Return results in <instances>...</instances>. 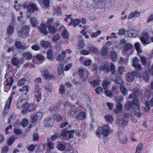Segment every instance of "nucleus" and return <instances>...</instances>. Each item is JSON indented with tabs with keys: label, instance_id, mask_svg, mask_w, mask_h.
I'll use <instances>...</instances> for the list:
<instances>
[{
	"label": "nucleus",
	"instance_id": "obj_37",
	"mask_svg": "<svg viewBox=\"0 0 153 153\" xmlns=\"http://www.w3.org/2000/svg\"><path fill=\"white\" fill-rule=\"evenodd\" d=\"M13 81V77L7 79L6 81L4 82V84H8L10 85H12Z\"/></svg>",
	"mask_w": 153,
	"mask_h": 153
},
{
	"label": "nucleus",
	"instance_id": "obj_60",
	"mask_svg": "<svg viewBox=\"0 0 153 153\" xmlns=\"http://www.w3.org/2000/svg\"><path fill=\"white\" fill-rule=\"evenodd\" d=\"M136 96L134 92H133L131 93V94L129 95V96L128 97L129 99H133V101H132L133 102V103L134 101L135 100H137L136 98Z\"/></svg>",
	"mask_w": 153,
	"mask_h": 153
},
{
	"label": "nucleus",
	"instance_id": "obj_20",
	"mask_svg": "<svg viewBox=\"0 0 153 153\" xmlns=\"http://www.w3.org/2000/svg\"><path fill=\"white\" fill-rule=\"evenodd\" d=\"M29 86L28 85H25L22 88L19 89V91L22 92L23 95H27V92L29 91Z\"/></svg>",
	"mask_w": 153,
	"mask_h": 153
},
{
	"label": "nucleus",
	"instance_id": "obj_56",
	"mask_svg": "<svg viewBox=\"0 0 153 153\" xmlns=\"http://www.w3.org/2000/svg\"><path fill=\"white\" fill-rule=\"evenodd\" d=\"M15 140V138L13 137H11L9 138L7 140V143L9 146H11L13 143L14 141Z\"/></svg>",
	"mask_w": 153,
	"mask_h": 153
},
{
	"label": "nucleus",
	"instance_id": "obj_42",
	"mask_svg": "<svg viewBox=\"0 0 153 153\" xmlns=\"http://www.w3.org/2000/svg\"><path fill=\"white\" fill-rule=\"evenodd\" d=\"M132 104L131 101H128L125 104V108L127 110H129L131 108Z\"/></svg>",
	"mask_w": 153,
	"mask_h": 153
},
{
	"label": "nucleus",
	"instance_id": "obj_8",
	"mask_svg": "<svg viewBox=\"0 0 153 153\" xmlns=\"http://www.w3.org/2000/svg\"><path fill=\"white\" fill-rule=\"evenodd\" d=\"M132 62V65L136 70L140 71L141 69V65L139 63V59L137 57H134L133 59Z\"/></svg>",
	"mask_w": 153,
	"mask_h": 153
},
{
	"label": "nucleus",
	"instance_id": "obj_4",
	"mask_svg": "<svg viewBox=\"0 0 153 153\" xmlns=\"http://www.w3.org/2000/svg\"><path fill=\"white\" fill-rule=\"evenodd\" d=\"M34 94L36 97L35 100H37L38 102H39L42 99V93L41 89L38 84L35 85Z\"/></svg>",
	"mask_w": 153,
	"mask_h": 153
},
{
	"label": "nucleus",
	"instance_id": "obj_57",
	"mask_svg": "<svg viewBox=\"0 0 153 153\" xmlns=\"http://www.w3.org/2000/svg\"><path fill=\"white\" fill-rule=\"evenodd\" d=\"M36 59L39 61L43 62L44 61L45 58L42 54H38L36 56Z\"/></svg>",
	"mask_w": 153,
	"mask_h": 153
},
{
	"label": "nucleus",
	"instance_id": "obj_17",
	"mask_svg": "<svg viewBox=\"0 0 153 153\" xmlns=\"http://www.w3.org/2000/svg\"><path fill=\"white\" fill-rule=\"evenodd\" d=\"M41 46L46 48H50L51 47V45L50 42L48 41L42 40L40 43Z\"/></svg>",
	"mask_w": 153,
	"mask_h": 153
},
{
	"label": "nucleus",
	"instance_id": "obj_14",
	"mask_svg": "<svg viewBox=\"0 0 153 153\" xmlns=\"http://www.w3.org/2000/svg\"><path fill=\"white\" fill-rule=\"evenodd\" d=\"M12 98L13 96L11 94L10 95L8 100L6 102L4 108V112H5V111H7L8 110H9L10 109V104L12 101Z\"/></svg>",
	"mask_w": 153,
	"mask_h": 153
},
{
	"label": "nucleus",
	"instance_id": "obj_58",
	"mask_svg": "<svg viewBox=\"0 0 153 153\" xmlns=\"http://www.w3.org/2000/svg\"><path fill=\"white\" fill-rule=\"evenodd\" d=\"M59 93L61 94H63L65 93V88L64 86L61 84L59 89Z\"/></svg>",
	"mask_w": 153,
	"mask_h": 153
},
{
	"label": "nucleus",
	"instance_id": "obj_53",
	"mask_svg": "<svg viewBox=\"0 0 153 153\" xmlns=\"http://www.w3.org/2000/svg\"><path fill=\"white\" fill-rule=\"evenodd\" d=\"M42 2L45 7L48 8L50 6V1L49 0H42Z\"/></svg>",
	"mask_w": 153,
	"mask_h": 153
},
{
	"label": "nucleus",
	"instance_id": "obj_7",
	"mask_svg": "<svg viewBox=\"0 0 153 153\" xmlns=\"http://www.w3.org/2000/svg\"><path fill=\"white\" fill-rule=\"evenodd\" d=\"M13 25V24L10 23L7 28L6 33L8 36H12L15 32V26L13 27L12 25Z\"/></svg>",
	"mask_w": 153,
	"mask_h": 153
},
{
	"label": "nucleus",
	"instance_id": "obj_40",
	"mask_svg": "<svg viewBox=\"0 0 153 153\" xmlns=\"http://www.w3.org/2000/svg\"><path fill=\"white\" fill-rule=\"evenodd\" d=\"M11 62L14 65H17L18 63H20L22 62V61H21L20 60H19L16 58H13L11 59Z\"/></svg>",
	"mask_w": 153,
	"mask_h": 153
},
{
	"label": "nucleus",
	"instance_id": "obj_35",
	"mask_svg": "<svg viewBox=\"0 0 153 153\" xmlns=\"http://www.w3.org/2000/svg\"><path fill=\"white\" fill-rule=\"evenodd\" d=\"M23 56L28 60L31 59L32 57V54L29 52H27L26 53H24Z\"/></svg>",
	"mask_w": 153,
	"mask_h": 153
},
{
	"label": "nucleus",
	"instance_id": "obj_3",
	"mask_svg": "<svg viewBox=\"0 0 153 153\" xmlns=\"http://www.w3.org/2000/svg\"><path fill=\"white\" fill-rule=\"evenodd\" d=\"M17 34L20 37L23 38L27 37L29 35V28L27 26L22 27L21 30L18 31Z\"/></svg>",
	"mask_w": 153,
	"mask_h": 153
},
{
	"label": "nucleus",
	"instance_id": "obj_27",
	"mask_svg": "<svg viewBox=\"0 0 153 153\" xmlns=\"http://www.w3.org/2000/svg\"><path fill=\"white\" fill-rule=\"evenodd\" d=\"M150 106L152 107L153 106V98L151 99L150 101V104L147 101H146L145 103V109L147 110H149L150 108Z\"/></svg>",
	"mask_w": 153,
	"mask_h": 153
},
{
	"label": "nucleus",
	"instance_id": "obj_22",
	"mask_svg": "<svg viewBox=\"0 0 153 153\" xmlns=\"http://www.w3.org/2000/svg\"><path fill=\"white\" fill-rule=\"evenodd\" d=\"M134 76L132 73H129L126 74V80L129 82H131L134 80Z\"/></svg>",
	"mask_w": 153,
	"mask_h": 153
},
{
	"label": "nucleus",
	"instance_id": "obj_47",
	"mask_svg": "<svg viewBox=\"0 0 153 153\" xmlns=\"http://www.w3.org/2000/svg\"><path fill=\"white\" fill-rule=\"evenodd\" d=\"M100 83V82L98 80H96L91 81L90 84L93 86H96L99 85Z\"/></svg>",
	"mask_w": 153,
	"mask_h": 153
},
{
	"label": "nucleus",
	"instance_id": "obj_64",
	"mask_svg": "<svg viewBox=\"0 0 153 153\" xmlns=\"http://www.w3.org/2000/svg\"><path fill=\"white\" fill-rule=\"evenodd\" d=\"M111 57L112 60L113 61H115L117 59V54L114 52H112L111 55Z\"/></svg>",
	"mask_w": 153,
	"mask_h": 153
},
{
	"label": "nucleus",
	"instance_id": "obj_16",
	"mask_svg": "<svg viewBox=\"0 0 153 153\" xmlns=\"http://www.w3.org/2000/svg\"><path fill=\"white\" fill-rule=\"evenodd\" d=\"M80 19H79L76 18L73 19L72 17L71 18V23L70 25H73L74 27H76L79 25L80 22Z\"/></svg>",
	"mask_w": 153,
	"mask_h": 153
},
{
	"label": "nucleus",
	"instance_id": "obj_63",
	"mask_svg": "<svg viewBox=\"0 0 153 153\" xmlns=\"http://www.w3.org/2000/svg\"><path fill=\"white\" fill-rule=\"evenodd\" d=\"M74 130H71L70 131H68V137L69 138H71L73 137L74 136Z\"/></svg>",
	"mask_w": 153,
	"mask_h": 153
},
{
	"label": "nucleus",
	"instance_id": "obj_1",
	"mask_svg": "<svg viewBox=\"0 0 153 153\" xmlns=\"http://www.w3.org/2000/svg\"><path fill=\"white\" fill-rule=\"evenodd\" d=\"M111 131V129L109 126L104 125L102 127L99 126L97 128L96 131V134L99 137L102 134L104 136L107 137Z\"/></svg>",
	"mask_w": 153,
	"mask_h": 153
},
{
	"label": "nucleus",
	"instance_id": "obj_6",
	"mask_svg": "<svg viewBox=\"0 0 153 153\" xmlns=\"http://www.w3.org/2000/svg\"><path fill=\"white\" fill-rule=\"evenodd\" d=\"M38 10V9L36 5L33 3H32L31 4H30L29 7L28 8L27 10V17L30 18L32 13L34 12L35 11H37Z\"/></svg>",
	"mask_w": 153,
	"mask_h": 153
},
{
	"label": "nucleus",
	"instance_id": "obj_15",
	"mask_svg": "<svg viewBox=\"0 0 153 153\" xmlns=\"http://www.w3.org/2000/svg\"><path fill=\"white\" fill-rule=\"evenodd\" d=\"M89 49L90 50L91 52L94 53L95 54H97L99 53V51L92 44H89L88 46Z\"/></svg>",
	"mask_w": 153,
	"mask_h": 153
},
{
	"label": "nucleus",
	"instance_id": "obj_18",
	"mask_svg": "<svg viewBox=\"0 0 153 153\" xmlns=\"http://www.w3.org/2000/svg\"><path fill=\"white\" fill-rule=\"evenodd\" d=\"M47 147L48 152L49 153L51 152V150L53 148V143L51 141H48V144H45L43 145L44 147Z\"/></svg>",
	"mask_w": 153,
	"mask_h": 153
},
{
	"label": "nucleus",
	"instance_id": "obj_36",
	"mask_svg": "<svg viewBox=\"0 0 153 153\" xmlns=\"http://www.w3.org/2000/svg\"><path fill=\"white\" fill-rule=\"evenodd\" d=\"M63 119L62 117L59 114L56 113L54 116V119L57 122L61 121Z\"/></svg>",
	"mask_w": 153,
	"mask_h": 153
},
{
	"label": "nucleus",
	"instance_id": "obj_11",
	"mask_svg": "<svg viewBox=\"0 0 153 153\" xmlns=\"http://www.w3.org/2000/svg\"><path fill=\"white\" fill-rule=\"evenodd\" d=\"M141 14V12L137 10H134L133 12H131L127 18L129 20L134 18L138 17Z\"/></svg>",
	"mask_w": 153,
	"mask_h": 153
},
{
	"label": "nucleus",
	"instance_id": "obj_45",
	"mask_svg": "<svg viewBox=\"0 0 153 153\" xmlns=\"http://www.w3.org/2000/svg\"><path fill=\"white\" fill-rule=\"evenodd\" d=\"M84 44L83 40H80L78 44V47L77 49L78 50H80L83 48L84 46Z\"/></svg>",
	"mask_w": 153,
	"mask_h": 153
},
{
	"label": "nucleus",
	"instance_id": "obj_38",
	"mask_svg": "<svg viewBox=\"0 0 153 153\" xmlns=\"http://www.w3.org/2000/svg\"><path fill=\"white\" fill-rule=\"evenodd\" d=\"M105 118L107 122L111 123L113 120L112 116L109 114L105 116Z\"/></svg>",
	"mask_w": 153,
	"mask_h": 153
},
{
	"label": "nucleus",
	"instance_id": "obj_49",
	"mask_svg": "<svg viewBox=\"0 0 153 153\" xmlns=\"http://www.w3.org/2000/svg\"><path fill=\"white\" fill-rule=\"evenodd\" d=\"M141 34V37L140 38H149V34L146 32L143 31Z\"/></svg>",
	"mask_w": 153,
	"mask_h": 153
},
{
	"label": "nucleus",
	"instance_id": "obj_59",
	"mask_svg": "<svg viewBox=\"0 0 153 153\" xmlns=\"http://www.w3.org/2000/svg\"><path fill=\"white\" fill-rule=\"evenodd\" d=\"M143 78L146 81H147L149 79V74L147 72L145 73L143 75Z\"/></svg>",
	"mask_w": 153,
	"mask_h": 153
},
{
	"label": "nucleus",
	"instance_id": "obj_61",
	"mask_svg": "<svg viewBox=\"0 0 153 153\" xmlns=\"http://www.w3.org/2000/svg\"><path fill=\"white\" fill-rule=\"evenodd\" d=\"M57 148L59 150L62 151L64 150L65 147L64 145L62 144L59 143L57 145Z\"/></svg>",
	"mask_w": 153,
	"mask_h": 153
},
{
	"label": "nucleus",
	"instance_id": "obj_46",
	"mask_svg": "<svg viewBox=\"0 0 153 153\" xmlns=\"http://www.w3.org/2000/svg\"><path fill=\"white\" fill-rule=\"evenodd\" d=\"M123 106L122 105L120 102H117L116 105L117 112H120L122 109Z\"/></svg>",
	"mask_w": 153,
	"mask_h": 153
},
{
	"label": "nucleus",
	"instance_id": "obj_33",
	"mask_svg": "<svg viewBox=\"0 0 153 153\" xmlns=\"http://www.w3.org/2000/svg\"><path fill=\"white\" fill-rule=\"evenodd\" d=\"M64 65L62 64H60L58 68V72L59 75H61L64 71Z\"/></svg>",
	"mask_w": 153,
	"mask_h": 153
},
{
	"label": "nucleus",
	"instance_id": "obj_44",
	"mask_svg": "<svg viewBox=\"0 0 153 153\" xmlns=\"http://www.w3.org/2000/svg\"><path fill=\"white\" fill-rule=\"evenodd\" d=\"M16 118V116L14 114H13L10 115L8 120V123H10L11 122H13Z\"/></svg>",
	"mask_w": 153,
	"mask_h": 153
},
{
	"label": "nucleus",
	"instance_id": "obj_30",
	"mask_svg": "<svg viewBox=\"0 0 153 153\" xmlns=\"http://www.w3.org/2000/svg\"><path fill=\"white\" fill-rule=\"evenodd\" d=\"M110 82L106 80H104L102 83V86L104 90H106L108 86L110 85Z\"/></svg>",
	"mask_w": 153,
	"mask_h": 153
},
{
	"label": "nucleus",
	"instance_id": "obj_43",
	"mask_svg": "<svg viewBox=\"0 0 153 153\" xmlns=\"http://www.w3.org/2000/svg\"><path fill=\"white\" fill-rule=\"evenodd\" d=\"M112 91L114 94H116L119 92L118 86L117 85H113L112 89Z\"/></svg>",
	"mask_w": 153,
	"mask_h": 153
},
{
	"label": "nucleus",
	"instance_id": "obj_54",
	"mask_svg": "<svg viewBox=\"0 0 153 153\" xmlns=\"http://www.w3.org/2000/svg\"><path fill=\"white\" fill-rule=\"evenodd\" d=\"M28 122L27 119H24L21 123V126L23 127H25L28 123Z\"/></svg>",
	"mask_w": 153,
	"mask_h": 153
},
{
	"label": "nucleus",
	"instance_id": "obj_26",
	"mask_svg": "<svg viewBox=\"0 0 153 153\" xmlns=\"http://www.w3.org/2000/svg\"><path fill=\"white\" fill-rule=\"evenodd\" d=\"M54 13L56 14L57 16L62 15V10L59 6L54 9Z\"/></svg>",
	"mask_w": 153,
	"mask_h": 153
},
{
	"label": "nucleus",
	"instance_id": "obj_12",
	"mask_svg": "<svg viewBox=\"0 0 153 153\" xmlns=\"http://www.w3.org/2000/svg\"><path fill=\"white\" fill-rule=\"evenodd\" d=\"M128 36L130 37H137L139 35V32L136 30L131 29L127 31Z\"/></svg>",
	"mask_w": 153,
	"mask_h": 153
},
{
	"label": "nucleus",
	"instance_id": "obj_9",
	"mask_svg": "<svg viewBox=\"0 0 153 153\" xmlns=\"http://www.w3.org/2000/svg\"><path fill=\"white\" fill-rule=\"evenodd\" d=\"M47 28L46 25L45 24L42 23L39 27V32L42 34L46 35L48 33Z\"/></svg>",
	"mask_w": 153,
	"mask_h": 153
},
{
	"label": "nucleus",
	"instance_id": "obj_13",
	"mask_svg": "<svg viewBox=\"0 0 153 153\" xmlns=\"http://www.w3.org/2000/svg\"><path fill=\"white\" fill-rule=\"evenodd\" d=\"M25 100V99H23L21 97L19 98L17 101L16 106L18 109H21L24 104V102Z\"/></svg>",
	"mask_w": 153,
	"mask_h": 153
},
{
	"label": "nucleus",
	"instance_id": "obj_23",
	"mask_svg": "<svg viewBox=\"0 0 153 153\" xmlns=\"http://www.w3.org/2000/svg\"><path fill=\"white\" fill-rule=\"evenodd\" d=\"M140 40L144 45L150 43L151 42H153V39H140Z\"/></svg>",
	"mask_w": 153,
	"mask_h": 153
},
{
	"label": "nucleus",
	"instance_id": "obj_34",
	"mask_svg": "<svg viewBox=\"0 0 153 153\" xmlns=\"http://www.w3.org/2000/svg\"><path fill=\"white\" fill-rule=\"evenodd\" d=\"M61 54H59L58 56L57 59L58 61H60L63 59L65 58L64 55L66 54L65 51H61Z\"/></svg>",
	"mask_w": 153,
	"mask_h": 153
},
{
	"label": "nucleus",
	"instance_id": "obj_25",
	"mask_svg": "<svg viewBox=\"0 0 153 153\" xmlns=\"http://www.w3.org/2000/svg\"><path fill=\"white\" fill-rule=\"evenodd\" d=\"M30 24L32 27H36L38 22L36 19L34 17H31L30 19Z\"/></svg>",
	"mask_w": 153,
	"mask_h": 153
},
{
	"label": "nucleus",
	"instance_id": "obj_5",
	"mask_svg": "<svg viewBox=\"0 0 153 153\" xmlns=\"http://www.w3.org/2000/svg\"><path fill=\"white\" fill-rule=\"evenodd\" d=\"M82 107L80 105L77 104L76 106L73 105L71 108L70 114L72 116H74L75 114L82 110Z\"/></svg>",
	"mask_w": 153,
	"mask_h": 153
},
{
	"label": "nucleus",
	"instance_id": "obj_50",
	"mask_svg": "<svg viewBox=\"0 0 153 153\" xmlns=\"http://www.w3.org/2000/svg\"><path fill=\"white\" fill-rule=\"evenodd\" d=\"M25 79L23 78H22L18 80L17 82V84L18 85L21 86L25 84Z\"/></svg>",
	"mask_w": 153,
	"mask_h": 153
},
{
	"label": "nucleus",
	"instance_id": "obj_28",
	"mask_svg": "<svg viewBox=\"0 0 153 153\" xmlns=\"http://www.w3.org/2000/svg\"><path fill=\"white\" fill-rule=\"evenodd\" d=\"M61 35L63 38H68L70 34L67 30L65 29L62 32Z\"/></svg>",
	"mask_w": 153,
	"mask_h": 153
},
{
	"label": "nucleus",
	"instance_id": "obj_19",
	"mask_svg": "<svg viewBox=\"0 0 153 153\" xmlns=\"http://www.w3.org/2000/svg\"><path fill=\"white\" fill-rule=\"evenodd\" d=\"M128 122V119L126 117L121 118L119 121V126L121 127L125 126L127 124Z\"/></svg>",
	"mask_w": 153,
	"mask_h": 153
},
{
	"label": "nucleus",
	"instance_id": "obj_62",
	"mask_svg": "<svg viewBox=\"0 0 153 153\" xmlns=\"http://www.w3.org/2000/svg\"><path fill=\"white\" fill-rule=\"evenodd\" d=\"M111 71L112 74H114L115 73V67L113 63H111Z\"/></svg>",
	"mask_w": 153,
	"mask_h": 153
},
{
	"label": "nucleus",
	"instance_id": "obj_24",
	"mask_svg": "<svg viewBox=\"0 0 153 153\" xmlns=\"http://www.w3.org/2000/svg\"><path fill=\"white\" fill-rule=\"evenodd\" d=\"M24 106H23L22 107L24 108L22 110L23 113H25L29 111V110H28L29 107V104L28 103H27L26 100L25 102H24Z\"/></svg>",
	"mask_w": 153,
	"mask_h": 153
},
{
	"label": "nucleus",
	"instance_id": "obj_51",
	"mask_svg": "<svg viewBox=\"0 0 153 153\" xmlns=\"http://www.w3.org/2000/svg\"><path fill=\"white\" fill-rule=\"evenodd\" d=\"M101 32L100 30H98L96 32L92 33L91 35V36L92 38L96 37L100 34Z\"/></svg>",
	"mask_w": 153,
	"mask_h": 153
},
{
	"label": "nucleus",
	"instance_id": "obj_21",
	"mask_svg": "<svg viewBox=\"0 0 153 153\" xmlns=\"http://www.w3.org/2000/svg\"><path fill=\"white\" fill-rule=\"evenodd\" d=\"M52 118L50 117H48L44 121V124L45 126L48 127L51 126L52 123Z\"/></svg>",
	"mask_w": 153,
	"mask_h": 153
},
{
	"label": "nucleus",
	"instance_id": "obj_2",
	"mask_svg": "<svg viewBox=\"0 0 153 153\" xmlns=\"http://www.w3.org/2000/svg\"><path fill=\"white\" fill-rule=\"evenodd\" d=\"M132 108L134 110V114L137 117H140L142 115V113L140 111V103L138 100L134 101Z\"/></svg>",
	"mask_w": 153,
	"mask_h": 153
},
{
	"label": "nucleus",
	"instance_id": "obj_41",
	"mask_svg": "<svg viewBox=\"0 0 153 153\" xmlns=\"http://www.w3.org/2000/svg\"><path fill=\"white\" fill-rule=\"evenodd\" d=\"M85 115L86 114L84 112H80L78 114L77 117V118L79 120H82L85 119Z\"/></svg>",
	"mask_w": 153,
	"mask_h": 153
},
{
	"label": "nucleus",
	"instance_id": "obj_48",
	"mask_svg": "<svg viewBox=\"0 0 153 153\" xmlns=\"http://www.w3.org/2000/svg\"><path fill=\"white\" fill-rule=\"evenodd\" d=\"M133 46L130 44H127L125 45L124 50L125 51H127L133 48Z\"/></svg>",
	"mask_w": 153,
	"mask_h": 153
},
{
	"label": "nucleus",
	"instance_id": "obj_39",
	"mask_svg": "<svg viewBox=\"0 0 153 153\" xmlns=\"http://www.w3.org/2000/svg\"><path fill=\"white\" fill-rule=\"evenodd\" d=\"M140 45L139 42H137L134 44V47L137 51L138 53H140L142 52V51L140 48Z\"/></svg>",
	"mask_w": 153,
	"mask_h": 153
},
{
	"label": "nucleus",
	"instance_id": "obj_55",
	"mask_svg": "<svg viewBox=\"0 0 153 153\" xmlns=\"http://www.w3.org/2000/svg\"><path fill=\"white\" fill-rule=\"evenodd\" d=\"M126 32V30L124 28H122L119 30L118 33L120 35H123L125 34Z\"/></svg>",
	"mask_w": 153,
	"mask_h": 153
},
{
	"label": "nucleus",
	"instance_id": "obj_52",
	"mask_svg": "<svg viewBox=\"0 0 153 153\" xmlns=\"http://www.w3.org/2000/svg\"><path fill=\"white\" fill-rule=\"evenodd\" d=\"M15 45L18 48L22 49L23 47L22 43L20 41H17L15 42Z\"/></svg>",
	"mask_w": 153,
	"mask_h": 153
},
{
	"label": "nucleus",
	"instance_id": "obj_31",
	"mask_svg": "<svg viewBox=\"0 0 153 153\" xmlns=\"http://www.w3.org/2000/svg\"><path fill=\"white\" fill-rule=\"evenodd\" d=\"M108 48L107 45H104L103 47L101 52L102 56L107 55L108 54Z\"/></svg>",
	"mask_w": 153,
	"mask_h": 153
},
{
	"label": "nucleus",
	"instance_id": "obj_10",
	"mask_svg": "<svg viewBox=\"0 0 153 153\" xmlns=\"http://www.w3.org/2000/svg\"><path fill=\"white\" fill-rule=\"evenodd\" d=\"M85 72L87 74V75L85 76H84V71L82 70H79L78 71V73L80 76L81 78L83 81H85L88 77L89 75V73L88 71H85Z\"/></svg>",
	"mask_w": 153,
	"mask_h": 153
},
{
	"label": "nucleus",
	"instance_id": "obj_29",
	"mask_svg": "<svg viewBox=\"0 0 153 153\" xmlns=\"http://www.w3.org/2000/svg\"><path fill=\"white\" fill-rule=\"evenodd\" d=\"M48 27L51 33L54 34L57 31V29L51 25H48Z\"/></svg>",
	"mask_w": 153,
	"mask_h": 153
},
{
	"label": "nucleus",
	"instance_id": "obj_32",
	"mask_svg": "<svg viewBox=\"0 0 153 153\" xmlns=\"http://www.w3.org/2000/svg\"><path fill=\"white\" fill-rule=\"evenodd\" d=\"M120 90L121 93L124 95L127 94V90L126 87L123 85H121L120 87Z\"/></svg>",
	"mask_w": 153,
	"mask_h": 153
}]
</instances>
